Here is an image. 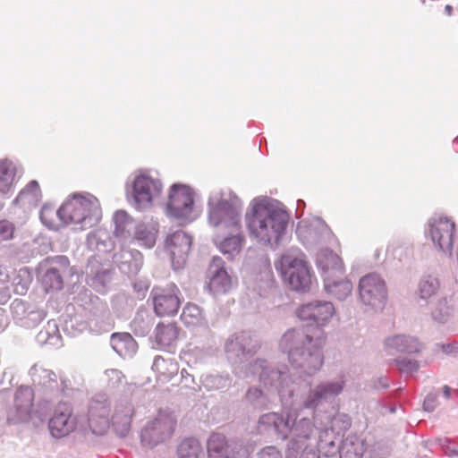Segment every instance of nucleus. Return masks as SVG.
Here are the masks:
<instances>
[{"instance_id":"nucleus-1","label":"nucleus","mask_w":458,"mask_h":458,"mask_svg":"<svg viewBox=\"0 0 458 458\" xmlns=\"http://www.w3.org/2000/svg\"><path fill=\"white\" fill-rule=\"evenodd\" d=\"M250 372L259 375L260 383L277 391L284 407L291 408L289 423L291 440L287 445L285 458H298L307 442L315 437L318 428L314 423L316 410L332 403L345 386L343 377L326 380L310 387L309 383L295 377L284 364L259 359L250 367Z\"/></svg>"},{"instance_id":"nucleus-2","label":"nucleus","mask_w":458,"mask_h":458,"mask_svg":"<svg viewBox=\"0 0 458 458\" xmlns=\"http://www.w3.org/2000/svg\"><path fill=\"white\" fill-rule=\"evenodd\" d=\"M208 220L210 225L228 230L229 236L222 238L216 235L214 242L217 248L228 259L239 255L244 236L241 232V199L229 189L211 192L208 199Z\"/></svg>"},{"instance_id":"nucleus-3","label":"nucleus","mask_w":458,"mask_h":458,"mask_svg":"<svg viewBox=\"0 0 458 458\" xmlns=\"http://www.w3.org/2000/svg\"><path fill=\"white\" fill-rule=\"evenodd\" d=\"M290 216L284 205L267 198H255L246 213L245 222L250 236L266 246L277 245L284 234Z\"/></svg>"},{"instance_id":"nucleus-4","label":"nucleus","mask_w":458,"mask_h":458,"mask_svg":"<svg viewBox=\"0 0 458 458\" xmlns=\"http://www.w3.org/2000/svg\"><path fill=\"white\" fill-rule=\"evenodd\" d=\"M321 339L304 328L288 329L281 337L279 347L288 354L291 365L307 376L315 375L323 365Z\"/></svg>"},{"instance_id":"nucleus-5","label":"nucleus","mask_w":458,"mask_h":458,"mask_svg":"<svg viewBox=\"0 0 458 458\" xmlns=\"http://www.w3.org/2000/svg\"><path fill=\"white\" fill-rule=\"evenodd\" d=\"M101 218V208L96 197L89 193H74L59 208V220L65 224L80 225L85 230Z\"/></svg>"},{"instance_id":"nucleus-6","label":"nucleus","mask_w":458,"mask_h":458,"mask_svg":"<svg viewBox=\"0 0 458 458\" xmlns=\"http://www.w3.org/2000/svg\"><path fill=\"white\" fill-rule=\"evenodd\" d=\"M276 267L293 290L305 292L310 289L312 278L310 267L305 255L299 250L284 253Z\"/></svg>"},{"instance_id":"nucleus-7","label":"nucleus","mask_w":458,"mask_h":458,"mask_svg":"<svg viewBox=\"0 0 458 458\" xmlns=\"http://www.w3.org/2000/svg\"><path fill=\"white\" fill-rule=\"evenodd\" d=\"M166 215L180 225L194 221L199 213L194 206V192L187 185L175 183L169 192Z\"/></svg>"},{"instance_id":"nucleus-8","label":"nucleus","mask_w":458,"mask_h":458,"mask_svg":"<svg viewBox=\"0 0 458 458\" xmlns=\"http://www.w3.org/2000/svg\"><path fill=\"white\" fill-rule=\"evenodd\" d=\"M176 422L174 413L160 411L142 427L140 434L141 445L146 448L153 449L166 443L174 432Z\"/></svg>"},{"instance_id":"nucleus-9","label":"nucleus","mask_w":458,"mask_h":458,"mask_svg":"<svg viewBox=\"0 0 458 458\" xmlns=\"http://www.w3.org/2000/svg\"><path fill=\"white\" fill-rule=\"evenodd\" d=\"M358 294L366 310H382L388 301L386 283L377 273H369L360 278Z\"/></svg>"},{"instance_id":"nucleus-10","label":"nucleus","mask_w":458,"mask_h":458,"mask_svg":"<svg viewBox=\"0 0 458 458\" xmlns=\"http://www.w3.org/2000/svg\"><path fill=\"white\" fill-rule=\"evenodd\" d=\"M455 224L443 215H435L428 222L427 235L435 247L444 253L452 254Z\"/></svg>"},{"instance_id":"nucleus-11","label":"nucleus","mask_w":458,"mask_h":458,"mask_svg":"<svg viewBox=\"0 0 458 458\" xmlns=\"http://www.w3.org/2000/svg\"><path fill=\"white\" fill-rule=\"evenodd\" d=\"M208 458H250L251 450L243 443L213 433L207 441Z\"/></svg>"},{"instance_id":"nucleus-12","label":"nucleus","mask_w":458,"mask_h":458,"mask_svg":"<svg viewBox=\"0 0 458 458\" xmlns=\"http://www.w3.org/2000/svg\"><path fill=\"white\" fill-rule=\"evenodd\" d=\"M162 191V183L158 179L146 174L135 175L132 180L131 197L137 209H145L152 205Z\"/></svg>"},{"instance_id":"nucleus-13","label":"nucleus","mask_w":458,"mask_h":458,"mask_svg":"<svg viewBox=\"0 0 458 458\" xmlns=\"http://www.w3.org/2000/svg\"><path fill=\"white\" fill-rule=\"evenodd\" d=\"M259 341L249 332L242 331L230 335L225 344L227 358L242 363L253 356L259 349Z\"/></svg>"},{"instance_id":"nucleus-14","label":"nucleus","mask_w":458,"mask_h":458,"mask_svg":"<svg viewBox=\"0 0 458 458\" xmlns=\"http://www.w3.org/2000/svg\"><path fill=\"white\" fill-rule=\"evenodd\" d=\"M335 313V308L331 301L319 300L304 303L296 310V315L301 320L317 327L328 325Z\"/></svg>"},{"instance_id":"nucleus-15","label":"nucleus","mask_w":458,"mask_h":458,"mask_svg":"<svg viewBox=\"0 0 458 458\" xmlns=\"http://www.w3.org/2000/svg\"><path fill=\"white\" fill-rule=\"evenodd\" d=\"M181 292L174 284L166 287H154L151 291L154 310L159 317L174 316L177 313L181 300Z\"/></svg>"},{"instance_id":"nucleus-16","label":"nucleus","mask_w":458,"mask_h":458,"mask_svg":"<svg viewBox=\"0 0 458 458\" xmlns=\"http://www.w3.org/2000/svg\"><path fill=\"white\" fill-rule=\"evenodd\" d=\"M110 403L106 394L94 396L89 407L88 426L95 435L102 436L110 427Z\"/></svg>"},{"instance_id":"nucleus-17","label":"nucleus","mask_w":458,"mask_h":458,"mask_svg":"<svg viewBox=\"0 0 458 458\" xmlns=\"http://www.w3.org/2000/svg\"><path fill=\"white\" fill-rule=\"evenodd\" d=\"M192 238L186 232L177 230L167 235L165 248L169 251L174 269H180L186 262L191 250Z\"/></svg>"},{"instance_id":"nucleus-18","label":"nucleus","mask_w":458,"mask_h":458,"mask_svg":"<svg viewBox=\"0 0 458 458\" xmlns=\"http://www.w3.org/2000/svg\"><path fill=\"white\" fill-rule=\"evenodd\" d=\"M77 420L68 403H60L48 421V429L55 438L68 436L76 429Z\"/></svg>"},{"instance_id":"nucleus-19","label":"nucleus","mask_w":458,"mask_h":458,"mask_svg":"<svg viewBox=\"0 0 458 458\" xmlns=\"http://www.w3.org/2000/svg\"><path fill=\"white\" fill-rule=\"evenodd\" d=\"M207 279L208 289L214 295L226 293L233 287L232 276L225 267V261L218 256L212 258L207 271Z\"/></svg>"},{"instance_id":"nucleus-20","label":"nucleus","mask_w":458,"mask_h":458,"mask_svg":"<svg viewBox=\"0 0 458 458\" xmlns=\"http://www.w3.org/2000/svg\"><path fill=\"white\" fill-rule=\"evenodd\" d=\"M125 244H119V250L116 249L112 255V260L123 274L134 276L141 269L143 256L137 250L127 249Z\"/></svg>"},{"instance_id":"nucleus-21","label":"nucleus","mask_w":458,"mask_h":458,"mask_svg":"<svg viewBox=\"0 0 458 458\" xmlns=\"http://www.w3.org/2000/svg\"><path fill=\"white\" fill-rule=\"evenodd\" d=\"M30 375L37 391L45 394H55L66 387L64 381L58 382L55 372L43 367L34 365L30 370Z\"/></svg>"},{"instance_id":"nucleus-22","label":"nucleus","mask_w":458,"mask_h":458,"mask_svg":"<svg viewBox=\"0 0 458 458\" xmlns=\"http://www.w3.org/2000/svg\"><path fill=\"white\" fill-rule=\"evenodd\" d=\"M291 408L284 413L267 412L261 415L259 419V427L276 436L282 440L289 437V423L291 421Z\"/></svg>"},{"instance_id":"nucleus-23","label":"nucleus","mask_w":458,"mask_h":458,"mask_svg":"<svg viewBox=\"0 0 458 458\" xmlns=\"http://www.w3.org/2000/svg\"><path fill=\"white\" fill-rule=\"evenodd\" d=\"M259 358H258L259 360ZM256 360L250 361L247 366H246V371H245V377H250V376H253V377H258V379H259V375H253L250 372V367L251 365V363H253L254 361H256ZM264 388H266L267 391L265 392L263 391L261 388L256 386H250L245 393V395H244V402L249 405V406H251L253 409H256V410H265V409H268L271 407V405L274 403L275 402V394L274 393H276L277 394V391L273 389V388H268V387H266L264 386L261 383H259Z\"/></svg>"},{"instance_id":"nucleus-24","label":"nucleus","mask_w":458,"mask_h":458,"mask_svg":"<svg viewBox=\"0 0 458 458\" xmlns=\"http://www.w3.org/2000/svg\"><path fill=\"white\" fill-rule=\"evenodd\" d=\"M87 284L97 292L104 293L112 279V271L97 257H91L86 267Z\"/></svg>"},{"instance_id":"nucleus-25","label":"nucleus","mask_w":458,"mask_h":458,"mask_svg":"<svg viewBox=\"0 0 458 458\" xmlns=\"http://www.w3.org/2000/svg\"><path fill=\"white\" fill-rule=\"evenodd\" d=\"M134 413V406L130 401L123 399L116 403L111 423L118 437H124L129 434Z\"/></svg>"},{"instance_id":"nucleus-26","label":"nucleus","mask_w":458,"mask_h":458,"mask_svg":"<svg viewBox=\"0 0 458 458\" xmlns=\"http://www.w3.org/2000/svg\"><path fill=\"white\" fill-rule=\"evenodd\" d=\"M34 393L29 386H21L15 394L14 410L8 417L13 424L27 421L30 417Z\"/></svg>"},{"instance_id":"nucleus-27","label":"nucleus","mask_w":458,"mask_h":458,"mask_svg":"<svg viewBox=\"0 0 458 458\" xmlns=\"http://www.w3.org/2000/svg\"><path fill=\"white\" fill-rule=\"evenodd\" d=\"M54 267L47 269L42 276V284L47 292L61 290L63 287V276L70 265L69 259L65 256H56L50 259Z\"/></svg>"},{"instance_id":"nucleus-28","label":"nucleus","mask_w":458,"mask_h":458,"mask_svg":"<svg viewBox=\"0 0 458 458\" xmlns=\"http://www.w3.org/2000/svg\"><path fill=\"white\" fill-rule=\"evenodd\" d=\"M317 266L321 272L323 281L327 276L335 277L344 276V267L341 258L333 251L322 250L317 256Z\"/></svg>"},{"instance_id":"nucleus-29","label":"nucleus","mask_w":458,"mask_h":458,"mask_svg":"<svg viewBox=\"0 0 458 458\" xmlns=\"http://www.w3.org/2000/svg\"><path fill=\"white\" fill-rule=\"evenodd\" d=\"M86 243L90 250L98 253L94 256L98 259H101L102 254L106 255L117 248L116 242L111 239L108 231L103 228L90 232L87 236Z\"/></svg>"},{"instance_id":"nucleus-30","label":"nucleus","mask_w":458,"mask_h":458,"mask_svg":"<svg viewBox=\"0 0 458 458\" xmlns=\"http://www.w3.org/2000/svg\"><path fill=\"white\" fill-rule=\"evenodd\" d=\"M323 283L324 291L333 299L344 301L352 295L353 290L352 284L344 276L335 277L327 276Z\"/></svg>"},{"instance_id":"nucleus-31","label":"nucleus","mask_w":458,"mask_h":458,"mask_svg":"<svg viewBox=\"0 0 458 458\" xmlns=\"http://www.w3.org/2000/svg\"><path fill=\"white\" fill-rule=\"evenodd\" d=\"M114 237L120 243H127L131 239L134 229L137 227L134 220L123 210H118L114 214Z\"/></svg>"},{"instance_id":"nucleus-32","label":"nucleus","mask_w":458,"mask_h":458,"mask_svg":"<svg viewBox=\"0 0 458 458\" xmlns=\"http://www.w3.org/2000/svg\"><path fill=\"white\" fill-rule=\"evenodd\" d=\"M385 348L389 352H417L420 349L418 339L407 335H394L385 340Z\"/></svg>"},{"instance_id":"nucleus-33","label":"nucleus","mask_w":458,"mask_h":458,"mask_svg":"<svg viewBox=\"0 0 458 458\" xmlns=\"http://www.w3.org/2000/svg\"><path fill=\"white\" fill-rule=\"evenodd\" d=\"M17 182V166L10 159L0 160V193L3 195L12 194L14 191V184Z\"/></svg>"},{"instance_id":"nucleus-34","label":"nucleus","mask_w":458,"mask_h":458,"mask_svg":"<svg viewBox=\"0 0 458 458\" xmlns=\"http://www.w3.org/2000/svg\"><path fill=\"white\" fill-rule=\"evenodd\" d=\"M110 344L114 351L123 358L133 356L138 350L136 341L128 333H114Z\"/></svg>"},{"instance_id":"nucleus-35","label":"nucleus","mask_w":458,"mask_h":458,"mask_svg":"<svg viewBox=\"0 0 458 458\" xmlns=\"http://www.w3.org/2000/svg\"><path fill=\"white\" fill-rule=\"evenodd\" d=\"M157 226L153 223H140L134 229L129 243L135 241L148 249L154 247L157 241Z\"/></svg>"},{"instance_id":"nucleus-36","label":"nucleus","mask_w":458,"mask_h":458,"mask_svg":"<svg viewBox=\"0 0 458 458\" xmlns=\"http://www.w3.org/2000/svg\"><path fill=\"white\" fill-rule=\"evenodd\" d=\"M364 452V440L357 435H349L342 441L338 454L340 458H361Z\"/></svg>"},{"instance_id":"nucleus-37","label":"nucleus","mask_w":458,"mask_h":458,"mask_svg":"<svg viewBox=\"0 0 458 458\" xmlns=\"http://www.w3.org/2000/svg\"><path fill=\"white\" fill-rule=\"evenodd\" d=\"M41 199L39 184L36 180L30 181L14 199V203L26 208L36 207Z\"/></svg>"},{"instance_id":"nucleus-38","label":"nucleus","mask_w":458,"mask_h":458,"mask_svg":"<svg viewBox=\"0 0 458 458\" xmlns=\"http://www.w3.org/2000/svg\"><path fill=\"white\" fill-rule=\"evenodd\" d=\"M317 449L320 454L326 457L338 454L340 446L336 444V437L332 428H324L318 431Z\"/></svg>"},{"instance_id":"nucleus-39","label":"nucleus","mask_w":458,"mask_h":458,"mask_svg":"<svg viewBox=\"0 0 458 458\" xmlns=\"http://www.w3.org/2000/svg\"><path fill=\"white\" fill-rule=\"evenodd\" d=\"M152 369L157 374L158 380L167 381L178 373L179 366L172 358L157 356L154 360Z\"/></svg>"},{"instance_id":"nucleus-40","label":"nucleus","mask_w":458,"mask_h":458,"mask_svg":"<svg viewBox=\"0 0 458 458\" xmlns=\"http://www.w3.org/2000/svg\"><path fill=\"white\" fill-rule=\"evenodd\" d=\"M296 233L300 237L306 238L308 242H318L322 234L329 233V229L319 219H317L309 227L304 222H300Z\"/></svg>"},{"instance_id":"nucleus-41","label":"nucleus","mask_w":458,"mask_h":458,"mask_svg":"<svg viewBox=\"0 0 458 458\" xmlns=\"http://www.w3.org/2000/svg\"><path fill=\"white\" fill-rule=\"evenodd\" d=\"M181 320L187 327H206L207 326V321L201 309L198 305L192 303H188L184 306L181 314Z\"/></svg>"},{"instance_id":"nucleus-42","label":"nucleus","mask_w":458,"mask_h":458,"mask_svg":"<svg viewBox=\"0 0 458 458\" xmlns=\"http://www.w3.org/2000/svg\"><path fill=\"white\" fill-rule=\"evenodd\" d=\"M156 342L162 348L172 346L178 338L179 328L175 324H158L156 327Z\"/></svg>"},{"instance_id":"nucleus-43","label":"nucleus","mask_w":458,"mask_h":458,"mask_svg":"<svg viewBox=\"0 0 458 458\" xmlns=\"http://www.w3.org/2000/svg\"><path fill=\"white\" fill-rule=\"evenodd\" d=\"M36 340L41 345L59 346L61 344V335L57 323L55 320H49L47 326L38 333Z\"/></svg>"},{"instance_id":"nucleus-44","label":"nucleus","mask_w":458,"mask_h":458,"mask_svg":"<svg viewBox=\"0 0 458 458\" xmlns=\"http://www.w3.org/2000/svg\"><path fill=\"white\" fill-rule=\"evenodd\" d=\"M202 456L203 448L196 438H185L177 447V458H200Z\"/></svg>"},{"instance_id":"nucleus-45","label":"nucleus","mask_w":458,"mask_h":458,"mask_svg":"<svg viewBox=\"0 0 458 458\" xmlns=\"http://www.w3.org/2000/svg\"><path fill=\"white\" fill-rule=\"evenodd\" d=\"M453 316V308L447 298L439 299L431 311L432 319L439 324L447 323Z\"/></svg>"},{"instance_id":"nucleus-46","label":"nucleus","mask_w":458,"mask_h":458,"mask_svg":"<svg viewBox=\"0 0 458 458\" xmlns=\"http://www.w3.org/2000/svg\"><path fill=\"white\" fill-rule=\"evenodd\" d=\"M231 385V378L226 375H206L201 377V386L207 391L221 390Z\"/></svg>"},{"instance_id":"nucleus-47","label":"nucleus","mask_w":458,"mask_h":458,"mask_svg":"<svg viewBox=\"0 0 458 458\" xmlns=\"http://www.w3.org/2000/svg\"><path fill=\"white\" fill-rule=\"evenodd\" d=\"M440 286L438 279L433 276H423L418 285V293L420 298L422 300H428L434 296Z\"/></svg>"},{"instance_id":"nucleus-48","label":"nucleus","mask_w":458,"mask_h":458,"mask_svg":"<svg viewBox=\"0 0 458 458\" xmlns=\"http://www.w3.org/2000/svg\"><path fill=\"white\" fill-rule=\"evenodd\" d=\"M41 222L49 229H58L56 217L59 219V208L55 210L52 206L45 205L40 210Z\"/></svg>"},{"instance_id":"nucleus-49","label":"nucleus","mask_w":458,"mask_h":458,"mask_svg":"<svg viewBox=\"0 0 458 458\" xmlns=\"http://www.w3.org/2000/svg\"><path fill=\"white\" fill-rule=\"evenodd\" d=\"M131 327L136 335L145 336L150 331L151 326L148 316L139 313L131 322Z\"/></svg>"},{"instance_id":"nucleus-50","label":"nucleus","mask_w":458,"mask_h":458,"mask_svg":"<svg viewBox=\"0 0 458 458\" xmlns=\"http://www.w3.org/2000/svg\"><path fill=\"white\" fill-rule=\"evenodd\" d=\"M10 296V273L6 267L0 266V301Z\"/></svg>"},{"instance_id":"nucleus-51","label":"nucleus","mask_w":458,"mask_h":458,"mask_svg":"<svg viewBox=\"0 0 458 458\" xmlns=\"http://www.w3.org/2000/svg\"><path fill=\"white\" fill-rule=\"evenodd\" d=\"M45 312L40 310H30L22 318V325L27 327H33L45 318Z\"/></svg>"},{"instance_id":"nucleus-52","label":"nucleus","mask_w":458,"mask_h":458,"mask_svg":"<svg viewBox=\"0 0 458 458\" xmlns=\"http://www.w3.org/2000/svg\"><path fill=\"white\" fill-rule=\"evenodd\" d=\"M399 370L403 373L416 372L420 365L417 360L409 358H401L395 360Z\"/></svg>"},{"instance_id":"nucleus-53","label":"nucleus","mask_w":458,"mask_h":458,"mask_svg":"<svg viewBox=\"0 0 458 458\" xmlns=\"http://www.w3.org/2000/svg\"><path fill=\"white\" fill-rule=\"evenodd\" d=\"M105 376L106 377L107 385L111 388L117 387L123 383L124 378L123 373L120 370L114 369L106 370Z\"/></svg>"},{"instance_id":"nucleus-54","label":"nucleus","mask_w":458,"mask_h":458,"mask_svg":"<svg viewBox=\"0 0 458 458\" xmlns=\"http://www.w3.org/2000/svg\"><path fill=\"white\" fill-rule=\"evenodd\" d=\"M14 225L8 220H0V241H9L13 239L14 233Z\"/></svg>"},{"instance_id":"nucleus-55","label":"nucleus","mask_w":458,"mask_h":458,"mask_svg":"<svg viewBox=\"0 0 458 458\" xmlns=\"http://www.w3.org/2000/svg\"><path fill=\"white\" fill-rule=\"evenodd\" d=\"M256 458H283V455L276 446L267 445L257 453Z\"/></svg>"},{"instance_id":"nucleus-56","label":"nucleus","mask_w":458,"mask_h":458,"mask_svg":"<svg viewBox=\"0 0 458 458\" xmlns=\"http://www.w3.org/2000/svg\"><path fill=\"white\" fill-rule=\"evenodd\" d=\"M437 406V394L435 393H429L423 403V409L426 411L431 412Z\"/></svg>"},{"instance_id":"nucleus-57","label":"nucleus","mask_w":458,"mask_h":458,"mask_svg":"<svg viewBox=\"0 0 458 458\" xmlns=\"http://www.w3.org/2000/svg\"><path fill=\"white\" fill-rule=\"evenodd\" d=\"M181 377L183 386L188 388L195 389V386L197 385L194 379V377L188 372L187 369H182L181 370Z\"/></svg>"},{"instance_id":"nucleus-58","label":"nucleus","mask_w":458,"mask_h":458,"mask_svg":"<svg viewBox=\"0 0 458 458\" xmlns=\"http://www.w3.org/2000/svg\"><path fill=\"white\" fill-rule=\"evenodd\" d=\"M332 422H333V425H335L338 422H342V424H343L342 429H344V430L348 429L351 426V420H350L349 416L346 414H343V413L336 414L333 418Z\"/></svg>"},{"instance_id":"nucleus-59","label":"nucleus","mask_w":458,"mask_h":458,"mask_svg":"<svg viewBox=\"0 0 458 458\" xmlns=\"http://www.w3.org/2000/svg\"><path fill=\"white\" fill-rule=\"evenodd\" d=\"M442 448L444 453L448 456L457 455L458 454V449L455 448V445L454 443L450 442L449 440H445L442 444Z\"/></svg>"},{"instance_id":"nucleus-60","label":"nucleus","mask_w":458,"mask_h":458,"mask_svg":"<svg viewBox=\"0 0 458 458\" xmlns=\"http://www.w3.org/2000/svg\"><path fill=\"white\" fill-rule=\"evenodd\" d=\"M12 309L16 315H20V311L23 312L25 310V304L22 301L15 300L12 303Z\"/></svg>"},{"instance_id":"nucleus-61","label":"nucleus","mask_w":458,"mask_h":458,"mask_svg":"<svg viewBox=\"0 0 458 458\" xmlns=\"http://www.w3.org/2000/svg\"><path fill=\"white\" fill-rule=\"evenodd\" d=\"M298 458H319V455L318 454V453L311 449L310 450H307V448H305L300 454H299V457Z\"/></svg>"},{"instance_id":"nucleus-62","label":"nucleus","mask_w":458,"mask_h":458,"mask_svg":"<svg viewBox=\"0 0 458 458\" xmlns=\"http://www.w3.org/2000/svg\"><path fill=\"white\" fill-rule=\"evenodd\" d=\"M388 386V380L386 377H384L377 378V381L374 383V387L377 389L387 388Z\"/></svg>"},{"instance_id":"nucleus-63","label":"nucleus","mask_w":458,"mask_h":458,"mask_svg":"<svg viewBox=\"0 0 458 458\" xmlns=\"http://www.w3.org/2000/svg\"><path fill=\"white\" fill-rule=\"evenodd\" d=\"M451 392H452V389H451V387H449L448 386H445L443 387V394H444V396H445V398H447V399H449V398H450V396H451Z\"/></svg>"},{"instance_id":"nucleus-64","label":"nucleus","mask_w":458,"mask_h":458,"mask_svg":"<svg viewBox=\"0 0 458 458\" xmlns=\"http://www.w3.org/2000/svg\"><path fill=\"white\" fill-rule=\"evenodd\" d=\"M445 12L448 16H451L453 13V7L449 4L445 5Z\"/></svg>"}]
</instances>
